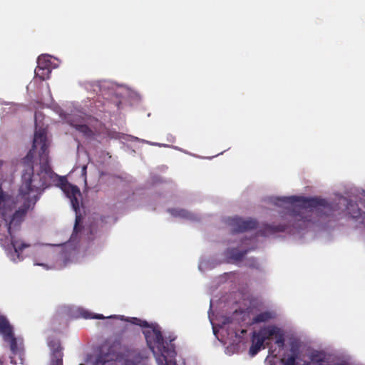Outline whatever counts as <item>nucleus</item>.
I'll return each mask as SVG.
<instances>
[{"label":"nucleus","mask_w":365,"mask_h":365,"mask_svg":"<svg viewBox=\"0 0 365 365\" xmlns=\"http://www.w3.org/2000/svg\"><path fill=\"white\" fill-rule=\"evenodd\" d=\"M227 322H228V319H226V321H225V322H224V324H226Z\"/></svg>","instance_id":"obj_22"},{"label":"nucleus","mask_w":365,"mask_h":365,"mask_svg":"<svg viewBox=\"0 0 365 365\" xmlns=\"http://www.w3.org/2000/svg\"><path fill=\"white\" fill-rule=\"evenodd\" d=\"M248 250H239L235 248L228 249L226 251V255L230 259H232L235 261H240L242 258L247 254Z\"/></svg>","instance_id":"obj_12"},{"label":"nucleus","mask_w":365,"mask_h":365,"mask_svg":"<svg viewBox=\"0 0 365 365\" xmlns=\"http://www.w3.org/2000/svg\"><path fill=\"white\" fill-rule=\"evenodd\" d=\"M119 345L118 341H114L111 344H104L101 346V353L96 358L94 365H109L116 356V349Z\"/></svg>","instance_id":"obj_6"},{"label":"nucleus","mask_w":365,"mask_h":365,"mask_svg":"<svg viewBox=\"0 0 365 365\" xmlns=\"http://www.w3.org/2000/svg\"><path fill=\"white\" fill-rule=\"evenodd\" d=\"M71 125L77 131L82 133L86 138H92L95 135L94 132L88 125L86 124H77L71 123Z\"/></svg>","instance_id":"obj_11"},{"label":"nucleus","mask_w":365,"mask_h":365,"mask_svg":"<svg viewBox=\"0 0 365 365\" xmlns=\"http://www.w3.org/2000/svg\"><path fill=\"white\" fill-rule=\"evenodd\" d=\"M51 73V68H41L36 67L35 68V75L41 81L48 79Z\"/></svg>","instance_id":"obj_15"},{"label":"nucleus","mask_w":365,"mask_h":365,"mask_svg":"<svg viewBox=\"0 0 365 365\" xmlns=\"http://www.w3.org/2000/svg\"><path fill=\"white\" fill-rule=\"evenodd\" d=\"M6 319H7L4 316L0 314V324H2Z\"/></svg>","instance_id":"obj_21"},{"label":"nucleus","mask_w":365,"mask_h":365,"mask_svg":"<svg viewBox=\"0 0 365 365\" xmlns=\"http://www.w3.org/2000/svg\"><path fill=\"white\" fill-rule=\"evenodd\" d=\"M264 341L258 335L254 336L252 339V344L250 349V354L251 356L256 355L261 348L263 346Z\"/></svg>","instance_id":"obj_13"},{"label":"nucleus","mask_w":365,"mask_h":365,"mask_svg":"<svg viewBox=\"0 0 365 365\" xmlns=\"http://www.w3.org/2000/svg\"><path fill=\"white\" fill-rule=\"evenodd\" d=\"M80 221H81L80 216H76V222H75V225H74V227H73V234H77V233H78L81 231V227L79 226Z\"/></svg>","instance_id":"obj_20"},{"label":"nucleus","mask_w":365,"mask_h":365,"mask_svg":"<svg viewBox=\"0 0 365 365\" xmlns=\"http://www.w3.org/2000/svg\"><path fill=\"white\" fill-rule=\"evenodd\" d=\"M274 203L279 206L283 205H297L299 209L315 210L318 215L323 214L327 217H336L337 215H340L341 212H339V210L340 209L339 205H341L346 207L347 215L352 218L365 219V212L361 210L358 204L345 197L341 198L339 203L329 204L326 200L319 197L289 196L278 197Z\"/></svg>","instance_id":"obj_2"},{"label":"nucleus","mask_w":365,"mask_h":365,"mask_svg":"<svg viewBox=\"0 0 365 365\" xmlns=\"http://www.w3.org/2000/svg\"><path fill=\"white\" fill-rule=\"evenodd\" d=\"M302 344L297 339L289 341V353L284 354L281 361L284 365H354L349 359H331L325 352L313 351L309 356V361L302 359Z\"/></svg>","instance_id":"obj_4"},{"label":"nucleus","mask_w":365,"mask_h":365,"mask_svg":"<svg viewBox=\"0 0 365 365\" xmlns=\"http://www.w3.org/2000/svg\"><path fill=\"white\" fill-rule=\"evenodd\" d=\"M229 224L232 227L234 232H243L257 228L258 222L254 219H242L235 217L229 220Z\"/></svg>","instance_id":"obj_7"},{"label":"nucleus","mask_w":365,"mask_h":365,"mask_svg":"<svg viewBox=\"0 0 365 365\" xmlns=\"http://www.w3.org/2000/svg\"><path fill=\"white\" fill-rule=\"evenodd\" d=\"M81 316L85 319H103L106 317L101 314H93L88 311L83 310L81 312Z\"/></svg>","instance_id":"obj_18"},{"label":"nucleus","mask_w":365,"mask_h":365,"mask_svg":"<svg viewBox=\"0 0 365 365\" xmlns=\"http://www.w3.org/2000/svg\"><path fill=\"white\" fill-rule=\"evenodd\" d=\"M37 66L41 68H51V61L49 60H46L45 57H39L37 61Z\"/></svg>","instance_id":"obj_19"},{"label":"nucleus","mask_w":365,"mask_h":365,"mask_svg":"<svg viewBox=\"0 0 365 365\" xmlns=\"http://www.w3.org/2000/svg\"><path fill=\"white\" fill-rule=\"evenodd\" d=\"M273 339H275V344L280 349H284L285 344L284 333L281 329H278V331L274 335Z\"/></svg>","instance_id":"obj_16"},{"label":"nucleus","mask_w":365,"mask_h":365,"mask_svg":"<svg viewBox=\"0 0 365 365\" xmlns=\"http://www.w3.org/2000/svg\"><path fill=\"white\" fill-rule=\"evenodd\" d=\"M135 324L148 328L143 331L146 343L155 356L158 365H178L175 357L177 355L175 346L173 343L175 339L166 341L158 325H150L148 322L137 318L133 319Z\"/></svg>","instance_id":"obj_3"},{"label":"nucleus","mask_w":365,"mask_h":365,"mask_svg":"<svg viewBox=\"0 0 365 365\" xmlns=\"http://www.w3.org/2000/svg\"><path fill=\"white\" fill-rule=\"evenodd\" d=\"M79 365H84V364H79Z\"/></svg>","instance_id":"obj_23"},{"label":"nucleus","mask_w":365,"mask_h":365,"mask_svg":"<svg viewBox=\"0 0 365 365\" xmlns=\"http://www.w3.org/2000/svg\"><path fill=\"white\" fill-rule=\"evenodd\" d=\"M0 325V334L3 336L5 341L9 343L10 349L14 354L19 351V347L17 344V339L14 336V330L12 326L10 324L8 319L4 321Z\"/></svg>","instance_id":"obj_8"},{"label":"nucleus","mask_w":365,"mask_h":365,"mask_svg":"<svg viewBox=\"0 0 365 365\" xmlns=\"http://www.w3.org/2000/svg\"><path fill=\"white\" fill-rule=\"evenodd\" d=\"M289 212V221H297V223H293L290 225H265L264 227L263 230H259L257 232V234L261 236H265L267 234H273L276 232H284L289 227H292L294 229H300L302 227V224H304L306 222V220L304 217L299 214V212H297L295 210H288Z\"/></svg>","instance_id":"obj_5"},{"label":"nucleus","mask_w":365,"mask_h":365,"mask_svg":"<svg viewBox=\"0 0 365 365\" xmlns=\"http://www.w3.org/2000/svg\"><path fill=\"white\" fill-rule=\"evenodd\" d=\"M279 327L276 326H268L261 329L259 333L257 334L263 341L270 340L273 339L274 335L278 331Z\"/></svg>","instance_id":"obj_9"},{"label":"nucleus","mask_w":365,"mask_h":365,"mask_svg":"<svg viewBox=\"0 0 365 365\" xmlns=\"http://www.w3.org/2000/svg\"><path fill=\"white\" fill-rule=\"evenodd\" d=\"M48 143L44 129L36 130L32 149L22 159L24 170L21 185L16 200L8 196L0 187V240L10 237L11 244L16 253L22 252L30 245L16 240L11 229L18 227L24 222L29 210H32L41 192L49 186V180L58 178V185L70 199L72 207L79 210L81 193L79 188L68 182L65 177L56 175L48 163Z\"/></svg>","instance_id":"obj_1"},{"label":"nucleus","mask_w":365,"mask_h":365,"mask_svg":"<svg viewBox=\"0 0 365 365\" xmlns=\"http://www.w3.org/2000/svg\"><path fill=\"white\" fill-rule=\"evenodd\" d=\"M169 212L174 216H178V217L189 218V219L192 218V215L185 210L171 209V210H169Z\"/></svg>","instance_id":"obj_17"},{"label":"nucleus","mask_w":365,"mask_h":365,"mask_svg":"<svg viewBox=\"0 0 365 365\" xmlns=\"http://www.w3.org/2000/svg\"><path fill=\"white\" fill-rule=\"evenodd\" d=\"M63 352L60 345L53 349L51 365H63Z\"/></svg>","instance_id":"obj_14"},{"label":"nucleus","mask_w":365,"mask_h":365,"mask_svg":"<svg viewBox=\"0 0 365 365\" xmlns=\"http://www.w3.org/2000/svg\"><path fill=\"white\" fill-rule=\"evenodd\" d=\"M274 318H275V313L273 312L266 311L260 312L252 318V324L267 322Z\"/></svg>","instance_id":"obj_10"}]
</instances>
